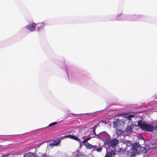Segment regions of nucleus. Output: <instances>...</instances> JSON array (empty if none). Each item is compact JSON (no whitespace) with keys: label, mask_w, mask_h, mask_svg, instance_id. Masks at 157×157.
Returning a JSON list of instances; mask_svg holds the SVG:
<instances>
[{"label":"nucleus","mask_w":157,"mask_h":157,"mask_svg":"<svg viewBox=\"0 0 157 157\" xmlns=\"http://www.w3.org/2000/svg\"><path fill=\"white\" fill-rule=\"evenodd\" d=\"M87 142L86 141V140H84L82 141V143L84 144H86Z\"/></svg>","instance_id":"obj_20"},{"label":"nucleus","mask_w":157,"mask_h":157,"mask_svg":"<svg viewBox=\"0 0 157 157\" xmlns=\"http://www.w3.org/2000/svg\"><path fill=\"white\" fill-rule=\"evenodd\" d=\"M134 115L130 114L129 115H125L124 117L126 119H128L129 121H130L131 118L134 117Z\"/></svg>","instance_id":"obj_12"},{"label":"nucleus","mask_w":157,"mask_h":157,"mask_svg":"<svg viewBox=\"0 0 157 157\" xmlns=\"http://www.w3.org/2000/svg\"><path fill=\"white\" fill-rule=\"evenodd\" d=\"M133 128V125L131 124H128L127 126L125 131L127 133H129L132 131V129Z\"/></svg>","instance_id":"obj_8"},{"label":"nucleus","mask_w":157,"mask_h":157,"mask_svg":"<svg viewBox=\"0 0 157 157\" xmlns=\"http://www.w3.org/2000/svg\"><path fill=\"white\" fill-rule=\"evenodd\" d=\"M56 140H57V141L55 140L53 142L50 143L49 144V146L53 148L55 146H57L59 144L61 141V140L57 139Z\"/></svg>","instance_id":"obj_7"},{"label":"nucleus","mask_w":157,"mask_h":157,"mask_svg":"<svg viewBox=\"0 0 157 157\" xmlns=\"http://www.w3.org/2000/svg\"><path fill=\"white\" fill-rule=\"evenodd\" d=\"M140 144L138 143H136L133 144L132 148L131 149V156H135L136 154L138 153V148L139 147Z\"/></svg>","instance_id":"obj_4"},{"label":"nucleus","mask_w":157,"mask_h":157,"mask_svg":"<svg viewBox=\"0 0 157 157\" xmlns=\"http://www.w3.org/2000/svg\"><path fill=\"white\" fill-rule=\"evenodd\" d=\"M118 142V140L116 138L112 139V140H106L105 144L109 147H113L116 146Z\"/></svg>","instance_id":"obj_3"},{"label":"nucleus","mask_w":157,"mask_h":157,"mask_svg":"<svg viewBox=\"0 0 157 157\" xmlns=\"http://www.w3.org/2000/svg\"><path fill=\"white\" fill-rule=\"evenodd\" d=\"M95 149L97 151L100 152L102 150V148L101 147L97 148V146H96V148Z\"/></svg>","instance_id":"obj_17"},{"label":"nucleus","mask_w":157,"mask_h":157,"mask_svg":"<svg viewBox=\"0 0 157 157\" xmlns=\"http://www.w3.org/2000/svg\"><path fill=\"white\" fill-rule=\"evenodd\" d=\"M142 138L143 139H144V138L142 137Z\"/></svg>","instance_id":"obj_23"},{"label":"nucleus","mask_w":157,"mask_h":157,"mask_svg":"<svg viewBox=\"0 0 157 157\" xmlns=\"http://www.w3.org/2000/svg\"><path fill=\"white\" fill-rule=\"evenodd\" d=\"M117 130L116 131L117 134L118 135H121L122 133V131L120 129H117Z\"/></svg>","instance_id":"obj_14"},{"label":"nucleus","mask_w":157,"mask_h":157,"mask_svg":"<svg viewBox=\"0 0 157 157\" xmlns=\"http://www.w3.org/2000/svg\"><path fill=\"white\" fill-rule=\"evenodd\" d=\"M119 152L120 153V152H124V151H124V150H122L121 149V150L119 151Z\"/></svg>","instance_id":"obj_19"},{"label":"nucleus","mask_w":157,"mask_h":157,"mask_svg":"<svg viewBox=\"0 0 157 157\" xmlns=\"http://www.w3.org/2000/svg\"><path fill=\"white\" fill-rule=\"evenodd\" d=\"M24 157H36L35 155L32 153L30 152L26 153Z\"/></svg>","instance_id":"obj_11"},{"label":"nucleus","mask_w":157,"mask_h":157,"mask_svg":"<svg viewBox=\"0 0 157 157\" xmlns=\"http://www.w3.org/2000/svg\"><path fill=\"white\" fill-rule=\"evenodd\" d=\"M138 125L143 130L145 131L149 132H153L154 130L157 131V126L154 127L147 123H142L140 121L138 122Z\"/></svg>","instance_id":"obj_1"},{"label":"nucleus","mask_w":157,"mask_h":157,"mask_svg":"<svg viewBox=\"0 0 157 157\" xmlns=\"http://www.w3.org/2000/svg\"><path fill=\"white\" fill-rule=\"evenodd\" d=\"M57 124V122H52V123H51L50 124H49V125L48 126V127H51V126H52L53 125H56Z\"/></svg>","instance_id":"obj_16"},{"label":"nucleus","mask_w":157,"mask_h":157,"mask_svg":"<svg viewBox=\"0 0 157 157\" xmlns=\"http://www.w3.org/2000/svg\"><path fill=\"white\" fill-rule=\"evenodd\" d=\"M36 26V25L35 23H33L28 25L27 28L30 31H33L35 30Z\"/></svg>","instance_id":"obj_9"},{"label":"nucleus","mask_w":157,"mask_h":157,"mask_svg":"<svg viewBox=\"0 0 157 157\" xmlns=\"http://www.w3.org/2000/svg\"><path fill=\"white\" fill-rule=\"evenodd\" d=\"M124 144H126L127 146H130L131 144V141L128 140H125L124 141Z\"/></svg>","instance_id":"obj_13"},{"label":"nucleus","mask_w":157,"mask_h":157,"mask_svg":"<svg viewBox=\"0 0 157 157\" xmlns=\"http://www.w3.org/2000/svg\"><path fill=\"white\" fill-rule=\"evenodd\" d=\"M124 120L118 119L116 122H113V125L114 128L116 129L122 128L125 124Z\"/></svg>","instance_id":"obj_2"},{"label":"nucleus","mask_w":157,"mask_h":157,"mask_svg":"<svg viewBox=\"0 0 157 157\" xmlns=\"http://www.w3.org/2000/svg\"><path fill=\"white\" fill-rule=\"evenodd\" d=\"M101 123V121H99V122H98V123H97L95 125L97 126L98 127V126H99V125H100V124Z\"/></svg>","instance_id":"obj_18"},{"label":"nucleus","mask_w":157,"mask_h":157,"mask_svg":"<svg viewBox=\"0 0 157 157\" xmlns=\"http://www.w3.org/2000/svg\"><path fill=\"white\" fill-rule=\"evenodd\" d=\"M64 137H66V138L69 137L70 138L75 140L78 141H79V142H80V146H81V145H82V142L81 141L80 139H79L78 137H77L76 136H75L73 135H67V136H64Z\"/></svg>","instance_id":"obj_6"},{"label":"nucleus","mask_w":157,"mask_h":157,"mask_svg":"<svg viewBox=\"0 0 157 157\" xmlns=\"http://www.w3.org/2000/svg\"><path fill=\"white\" fill-rule=\"evenodd\" d=\"M86 148L88 149H93V150H95L96 148V146L93 145L88 142H87L86 144H84Z\"/></svg>","instance_id":"obj_5"},{"label":"nucleus","mask_w":157,"mask_h":157,"mask_svg":"<svg viewBox=\"0 0 157 157\" xmlns=\"http://www.w3.org/2000/svg\"><path fill=\"white\" fill-rule=\"evenodd\" d=\"M115 155V152L113 150H112L110 152L107 151L105 157H113Z\"/></svg>","instance_id":"obj_10"},{"label":"nucleus","mask_w":157,"mask_h":157,"mask_svg":"<svg viewBox=\"0 0 157 157\" xmlns=\"http://www.w3.org/2000/svg\"><path fill=\"white\" fill-rule=\"evenodd\" d=\"M97 127V126L95 125H94V127L92 128H93V133H94V134L96 135V136H97L96 133V132H95V129H96V128Z\"/></svg>","instance_id":"obj_15"},{"label":"nucleus","mask_w":157,"mask_h":157,"mask_svg":"<svg viewBox=\"0 0 157 157\" xmlns=\"http://www.w3.org/2000/svg\"><path fill=\"white\" fill-rule=\"evenodd\" d=\"M41 157H45L44 156H41Z\"/></svg>","instance_id":"obj_22"},{"label":"nucleus","mask_w":157,"mask_h":157,"mask_svg":"<svg viewBox=\"0 0 157 157\" xmlns=\"http://www.w3.org/2000/svg\"><path fill=\"white\" fill-rule=\"evenodd\" d=\"M90 139V138H87L86 139H85V140L87 142L88 140H89Z\"/></svg>","instance_id":"obj_21"}]
</instances>
